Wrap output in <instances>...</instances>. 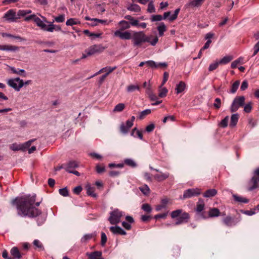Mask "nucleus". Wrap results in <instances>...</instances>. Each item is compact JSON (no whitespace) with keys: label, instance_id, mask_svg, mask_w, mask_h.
Instances as JSON below:
<instances>
[{"label":"nucleus","instance_id":"4468645a","mask_svg":"<svg viewBox=\"0 0 259 259\" xmlns=\"http://www.w3.org/2000/svg\"><path fill=\"white\" fill-rule=\"evenodd\" d=\"M114 35L120 37L122 39H130L132 38L131 33L128 31L122 32L120 30H117L115 32Z\"/></svg>","mask_w":259,"mask_h":259},{"label":"nucleus","instance_id":"412c9836","mask_svg":"<svg viewBox=\"0 0 259 259\" xmlns=\"http://www.w3.org/2000/svg\"><path fill=\"white\" fill-rule=\"evenodd\" d=\"M11 254L13 256L14 258L20 259L22 255L23 254L21 253L17 247H13L10 250Z\"/></svg>","mask_w":259,"mask_h":259},{"label":"nucleus","instance_id":"8fccbe9b","mask_svg":"<svg viewBox=\"0 0 259 259\" xmlns=\"http://www.w3.org/2000/svg\"><path fill=\"white\" fill-rule=\"evenodd\" d=\"M147 11L149 13H154V12H155V8H154V6L153 5V1H151L149 3L148 9H147Z\"/></svg>","mask_w":259,"mask_h":259},{"label":"nucleus","instance_id":"9b49d317","mask_svg":"<svg viewBox=\"0 0 259 259\" xmlns=\"http://www.w3.org/2000/svg\"><path fill=\"white\" fill-rule=\"evenodd\" d=\"M241 219L235 220L230 215H228L223 219V223L228 227H232L235 226L240 221Z\"/></svg>","mask_w":259,"mask_h":259},{"label":"nucleus","instance_id":"a878e982","mask_svg":"<svg viewBox=\"0 0 259 259\" xmlns=\"http://www.w3.org/2000/svg\"><path fill=\"white\" fill-rule=\"evenodd\" d=\"M85 188L87 190V193L88 195L95 198L97 197V195L94 192V187H92L90 184H88L86 185Z\"/></svg>","mask_w":259,"mask_h":259},{"label":"nucleus","instance_id":"e2e57ef3","mask_svg":"<svg viewBox=\"0 0 259 259\" xmlns=\"http://www.w3.org/2000/svg\"><path fill=\"white\" fill-rule=\"evenodd\" d=\"M221 99L220 98H216L214 100V103H213L214 107L217 109H219L221 107Z\"/></svg>","mask_w":259,"mask_h":259},{"label":"nucleus","instance_id":"393cba45","mask_svg":"<svg viewBox=\"0 0 259 259\" xmlns=\"http://www.w3.org/2000/svg\"><path fill=\"white\" fill-rule=\"evenodd\" d=\"M205 204L204 200L199 198L198 202L197 203V206L196 208V211L198 213L201 212L204 209Z\"/></svg>","mask_w":259,"mask_h":259},{"label":"nucleus","instance_id":"39448f33","mask_svg":"<svg viewBox=\"0 0 259 259\" xmlns=\"http://www.w3.org/2000/svg\"><path fill=\"white\" fill-rule=\"evenodd\" d=\"M245 97L244 96H237L235 97L230 106V110L231 112H235L239 107L244 105Z\"/></svg>","mask_w":259,"mask_h":259},{"label":"nucleus","instance_id":"b1692460","mask_svg":"<svg viewBox=\"0 0 259 259\" xmlns=\"http://www.w3.org/2000/svg\"><path fill=\"white\" fill-rule=\"evenodd\" d=\"M186 89V83L184 81H181L176 85L175 90L177 94H179L184 92Z\"/></svg>","mask_w":259,"mask_h":259},{"label":"nucleus","instance_id":"6e6552de","mask_svg":"<svg viewBox=\"0 0 259 259\" xmlns=\"http://www.w3.org/2000/svg\"><path fill=\"white\" fill-rule=\"evenodd\" d=\"M34 21L35 22V23L37 24L38 26L40 27V28L44 31L53 32L55 29L54 25L51 24H49L48 26H47V25L44 23L43 21H42L39 18L36 16L35 19L34 20Z\"/></svg>","mask_w":259,"mask_h":259},{"label":"nucleus","instance_id":"a19ab883","mask_svg":"<svg viewBox=\"0 0 259 259\" xmlns=\"http://www.w3.org/2000/svg\"><path fill=\"white\" fill-rule=\"evenodd\" d=\"M239 84H240V81L239 80L235 81L232 85L230 92L233 94L235 93L236 92V91L237 90V89L239 87Z\"/></svg>","mask_w":259,"mask_h":259},{"label":"nucleus","instance_id":"f3484780","mask_svg":"<svg viewBox=\"0 0 259 259\" xmlns=\"http://www.w3.org/2000/svg\"><path fill=\"white\" fill-rule=\"evenodd\" d=\"M126 222L124 221L122 223V226L123 228L127 230L131 229V224L134 222L133 218L131 216L127 215L125 217Z\"/></svg>","mask_w":259,"mask_h":259},{"label":"nucleus","instance_id":"72a5a7b5","mask_svg":"<svg viewBox=\"0 0 259 259\" xmlns=\"http://www.w3.org/2000/svg\"><path fill=\"white\" fill-rule=\"evenodd\" d=\"M96 233H93L91 234H85L81 239V242L82 243H85L88 240L91 239L92 238H94L95 236H96Z\"/></svg>","mask_w":259,"mask_h":259},{"label":"nucleus","instance_id":"680f3d73","mask_svg":"<svg viewBox=\"0 0 259 259\" xmlns=\"http://www.w3.org/2000/svg\"><path fill=\"white\" fill-rule=\"evenodd\" d=\"M59 193L63 196H67L68 195V191L66 188L60 189Z\"/></svg>","mask_w":259,"mask_h":259},{"label":"nucleus","instance_id":"ea45409f","mask_svg":"<svg viewBox=\"0 0 259 259\" xmlns=\"http://www.w3.org/2000/svg\"><path fill=\"white\" fill-rule=\"evenodd\" d=\"M125 108V105L123 103H119L116 105L114 109L113 112H120L123 110Z\"/></svg>","mask_w":259,"mask_h":259},{"label":"nucleus","instance_id":"a211bd4d","mask_svg":"<svg viewBox=\"0 0 259 259\" xmlns=\"http://www.w3.org/2000/svg\"><path fill=\"white\" fill-rule=\"evenodd\" d=\"M65 170L69 173V171H72L73 169L78 167V164L76 161H70L64 164Z\"/></svg>","mask_w":259,"mask_h":259},{"label":"nucleus","instance_id":"09e8293b","mask_svg":"<svg viewBox=\"0 0 259 259\" xmlns=\"http://www.w3.org/2000/svg\"><path fill=\"white\" fill-rule=\"evenodd\" d=\"M11 149L13 151H18V150H23V146H22V145H17L16 144H13L11 146Z\"/></svg>","mask_w":259,"mask_h":259},{"label":"nucleus","instance_id":"f8f14e48","mask_svg":"<svg viewBox=\"0 0 259 259\" xmlns=\"http://www.w3.org/2000/svg\"><path fill=\"white\" fill-rule=\"evenodd\" d=\"M190 215L188 212H183L180 216L177 219L175 225H179L188 222Z\"/></svg>","mask_w":259,"mask_h":259},{"label":"nucleus","instance_id":"5fc2aeb1","mask_svg":"<svg viewBox=\"0 0 259 259\" xmlns=\"http://www.w3.org/2000/svg\"><path fill=\"white\" fill-rule=\"evenodd\" d=\"M244 62V58L242 57H240L237 59L236 60H234L231 63V65H238L239 64H243Z\"/></svg>","mask_w":259,"mask_h":259},{"label":"nucleus","instance_id":"5701e85b","mask_svg":"<svg viewBox=\"0 0 259 259\" xmlns=\"http://www.w3.org/2000/svg\"><path fill=\"white\" fill-rule=\"evenodd\" d=\"M214 35V33L211 32H209L205 35V39L208 40L202 48V50H205L209 47L210 44L211 43V40L210 39L212 38Z\"/></svg>","mask_w":259,"mask_h":259},{"label":"nucleus","instance_id":"774afa93","mask_svg":"<svg viewBox=\"0 0 259 259\" xmlns=\"http://www.w3.org/2000/svg\"><path fill=\"white\" fill-rule=\"evenodd\" d=\"M55 20L57 22H63L64 21V15L63 14L60 15L59 16L55 17Z\"/></svg>","mask_w":259,"mask_h":259},{"label":"nucleus","instance_id":"2eb2a0df","mask_svg":"<svg viewBox=\"0 0 259 259\" xmlns=\"http://www.w3.org/2000/svg\"><path fill=\"white\" fill-rule=\"evenodd\" d=\"M110 231L114 235H125L126 232L121 227L118 226H111L109 228Z\"/></svg>","mask_w":259,"mask_h":259},{"label":"nucleus","instance_id":"c756f323","mask_svg":"<svg viewBox=\"0 0 259 259\" xmlns=\"http://www.w3.org/2000/svg\"><path fill=\"white\" fill-rule=\"evenodd\" d=\"M157 29L159 36H162L164 35V32L166 30V27L163 22H161L157 26Z\"/></svg>","mask_w":259,"mask_h":259},{"label":"nucleus","instance_id":"c85d7f7f","mask_svg":"<svg viewBox=\"0 0 259 259\" xmlns=\"http://www.w3.org/2000/svg\"><path fill=\"white\" fill-rule=\"evenodd\" d=\"M233 197L235 201L239 203H247L249 202V199L236 194H233Z\"/></svg>","mask_w":259,"mask_h":259},{"label":"nucleus","instance_id":"58836bf2","mask_svg":"<svg viewBox=\"0 0 259 259\" xmlns=\"http://www.w3.org/2000/svg\"><path fill=\"white\" fill-rule=\"evenodd\" d=\"M140 87L137 84H131L127 87L126 90L128 93H132L135 91H139Z\"/></svg>","mask_w":259,"mask_h":259},{"label":"nucleus","instance_id":"bb28decb","mask_svg":"<svg viewBox=\"0 0 259 259\" xmlns=\"http://www.w3.org/2000/svg\"><path fill=\"white\" fill-rule=\"evenodd\" d=\"M19 47L9 45H0V50L16 51L18 50Z\"/></svg>","mask_w":259,"mask_h":259},{"label":"nucleus","instance_id":"052dcab7","mask_svg":"<svg viewBox=\"0 0 259 259\" xmlns=\"http://www.w3.org/2000/svg\"><path fill=\"white\" fill-rule=\"evenodd\" d=\"M79 23V22H75L73 18H70L66 22V25L67 26H72L74 24H77Z\"/></svg>","mask_w":259,"mask_h":259},{"label":"nucleus","instance_id":"9d476101","mask_svg":"<svg viewBox=\"0 0 259 259\" xmlns=\"http://www.w3.org/2000/svg\"><path fill=\"white\" fill-rule=\"evenodd\" d=\"M105 48L101 45H95L90 47L88 51L87 52V55H92L97 53L103 52Z\"/></svg>","mask_w":259,"mask_h":259},{"label":"nucleus","instance_id":"49530a36","mask_svg":"<svg viewBox=\"0 0 259 259\" xmlns=\"http://www.w3.org/2000/svg\"><path fill=\"white\" fill-rule=\"evenodd\" d=\"M130 128L126 126L124 123H122L120 125V132L124 134H126L128 133Z\"/></svg>","mask_w":259,"mask_h":259},{"label":"nucleus","instance_id":"dca6fc26","mask_svg":"<svg viewBox=\"0 0 259 259\" xmlns=\"http://www.w3.org/2000/svg\"><path fill=\"white\" fill-rule=\"evenodd\" d=\"M86 255L88 256L89 259H104L102 257V252L101 251L87 252Z\"/></svg>","mask_w":259,"mask_h":259},{"label":"nucleus","instance_id":"ddd939ff","mask_svg":"<svg viewBox=\"0 0 259 259\" xmlns=\"http://www.w3.org/2000/svg\"><path fill=\"white\" fill-rule=\"evenodd\" d=\"M8 20L11 21H15L16 20L19 19V17H17L16 12L14 10H9L4 16Z\"/></svg>","mask_w":259,"mask_h":259},{"label":"nucleus","instance_id":"f704fd0d","mask_svg":"<svg viewBox=\"0 0 259 259\" xmlns=\"http://www.w3.org/2000/svg\"><path fill=\"white\" fill-rule=\"evenodd\" d=\"M127 9L131 11H133L135 12H139L141 11L140 7L135 4H131L127 8Z\"/></svg>","mask_w":259,"mask_h":259},{"label":"nucleus","instance_id":"de8ad7c7","mask_svg":"<svg viewBox=\"0 0 259 259\" xmlns=\"http://www.w3.org/2000/svg\"><path fill=\"white\" fill-rule=\"evenodd\" d=\"M142 209L145 212L149 213L151 211L152 208L150 205L148 203L143 204L142 206Z\"/></svg>","mask_w":259,"mask_h":259},{"label":"nucleus","instance_id":"c03bdc74","mask_svg":"<svg viewBox=\"0 0 259 259\" xmlns=\"http://www.w3.org/2000/svg\"><path fill=\"white\" fill-rule=\"evenodd\" d=\"M167 92L168 91L165 88H161L159 91L158 96L160 98H163L166 96Z\"/></svg>","mask_w":259,"mask_h":259},{"label":"nucleus","instance_id":"864d4df0","mask_svg":"<svg viewBox=\"0 0 259 259\" xmlns=\"http://www.w3.org/2000/svg\"><path fill=\"white\" fill-rule=\"evenodd\" d=\"M229 121V116H226L221 122L220 125L223 127H226L228 125Z\"/></svg>","mask_w":259,"mask_h":259},{"label":"nucleus","instance_id":"6e6d98bb","mask_svg":"<svg viewBox=\"0 0 259 259\" xmlns=\"http://www.w3.org/2000/svg\"><path fill=\"white\" fill-rule=\"evenodd\" d=\"M168 211L163 213L157 214L154 215V218L156 220L158 219H165L168 214Z\"/></svg>","mask_w":259,"mask_h":259},{"label":"nucleus","instance_id":"603ef678","mask_svg":"<svg viewBox=\"0 0 259 259\" xmlns=\"http://www.w3.org/2000/svg\"><path fill=\"white\" fill-rule=\"evenodd\" d=\"M96 170L97 173L101 174L105 171V167L104 165L102 166L100 164H97L96 166Z\"/></svg>","mask_w":259,"mask_h":259},{"label":"nucleus","instance_id":"79ce46f5","mask_svg":"<svg viewBox=\"0 0 259 259\" xmlns=\"http://www.w3.org/2000/svg\"><path fill=\"white\" fill-rule=\"evenodd\" d=\"M151 111L150 109H147L141 112L138 118L140 119H143L146 115L149 114Z\"/></svg>","mask_w":259,"mask_h":259},{"label":"nucleus","instance_id":"4be33fe9","mask_svg":"<svg viewBox=\"0 0 259 259\" xmlns=\"http://www.w3.org/2000/svg\"><path fill=\"white\" fill-rule=\"evenodd\" d=\"M209 218L218 217L221 215L220 210L215 207L210 208L208 212Z\"/></svg>","mask_w":259,"mask_h":259},{"label":"nucleus","instance_id":"7c9ffc66","mask_svg":"<svg viewBox=\"0 0 259 259\" xmlns=\"http://www.w3.org/2000/svg\"><path fill=\"white\" fill-rule=\"evenodd\" d=\"M217 194V191L215 189L207 190L204 194L203 197L209 198L214 196Z\"/></svg>","mask_w":259,"mask_h":259},{"label":"nucleus","instance_id":"13d9d810","mask_svg":"<svg viewBox=\"0 0 259 259\" xmlns=\"http://www.w3.org/2000/svg\"><path fill=\"white\" fill-rule=\"evenodd\" d=\"M252 109L251 103L249 102L244 106V111L249 113Z\"/></svg>","mask_w":259,"mask_h":259},{"label":"nucleus","instance_id":"20e7f679","mask_svg":"<svg viewBox=\"0 0 259 259\" xmlns=\"http://www.w3.org/2000/svg\"><path fill=\"white\" fill-rule=\"evenodd\" d=\"M124 215L123 211L118 209H115L110 212V217L108 218V221L112 225H116L119 223L121 221V218Z\"/></svg>","mask_w":259,"mask_h":259},{"label":"nucleus","instance_id":"0e129e2a","mask_svg":"<svg viewBox=\"0 0 259 259\" xmlns=\"http://www.w3.org/2000/svg\"><path fill=\"white\" fill-rule=\"evenodd\" d=\"M169 77V73L167 72H164L163 73V80L161 86L164 85V84L167 81Z\"/></svg>","mask_w":259,"mask_h":259},{"label":"nucleus","instance_id":"6ab92c4d","mask_svg":"<svg viewBox=\"0 0 259 259\" xmlns=\"http://www.w3.org/2000/svg\"><path fill=\"white\" fill-rule=\"evenodd\" d=\"M234 57L232 55H228L224 57L222 59L220 60L215 62L212 65H219L220 64H228L230 63L233 59Z\"/></svg>","mask_w":259,"mask_h":259},{"label":"nucleus","instance_id":"3c124183","mask_svg":"<svg viewBox=\"0 0 259 259\" xmlns=\"http://www.w3.org/2000/svg\"><path fill=\"white\" fill-rule=\"evenodd\" d=\"M151 21H160L162 20L163 19V17L160 15H152L151 17L150 18Z\"/></svg>","mask_w":259,"mask_h":259},{"label":"nucleus","instance_id":"c9c22d12","mask_svg":"<svg viewBox=\"0 0 259 259\" xmlns=\"http://www.w3.org/2000/svg\"><path fill=\"white\" fill-rule=\"evenodd\" d=\"M119 25L120 26V30H124L130 27L129 23L124 20L120 21L119 22Z\"/></svg>","mask_w":259,"mask_h":259},{"label":"nucleus","instance_id":"2f4dec72","mask_svg":"<svg viewBox=\"0 0 259 259\" xmlns=\"http://www.w3.org/2000/svg\"><path fill=\"white\" fill-rule=\"evenodd\" d=\"M239 119V115L237 113L233 114L232 115L231 117V121L230 123V126L231 127H234L238 120Z\"/></svg>","mask_w":259,"mask_h":259},{"label":"nucleus","instance_id":"1a4fd4ad","mask_svg":"<svg viewBox=\"0 0 259 259\" xmlns=\"http://www.w3.org/2000/svg\"><path fill=\"white\" fill-rule=\"evenodd\" d=\"M116 68V67H106L101 70H100L99 71L96 72V73L94 74L93 75L88 77L87 78V79H91V78L95 76L96 75H98V74H99L101 72H106V73L104 75H103L101 77H100V83H102L104 80V79H105V78L107 77V76L110 73H111V72H112L114 69H115Z\"/></svg>","mask_w":259,"mask_h":259},{"label":"nucleus","instance_id":"423d86ee","mask_svg":"<svg viewBox=\"0 0 259 259\" xmlns=\"http://www.w3.org/2000/svg\"><path fill=\"white\" fill-rule=\"evenodd\" d=\"M8 84L17 91H19L24 85L23 80L19 77L10 79L7 81Z\"/></svg>","mask_w":259,"mask_h":259},{"label":"nucleus","instance_id":"f257e3e1","mask_svg":"<svg viewBox=\"0 0 259 259\" xmlns=\"http://www.w3.org/2000/svg\"><path fill=\"white\" fill-rule=\"evenodd\" d=\"M36 200V195H24L16 198L13 200V204H16L18 214L21 217H37L38 226L41 225L46 221V215L42 213L40 210L33 206Z\"/></svg>","mask_w":259,"mask_h":259},{"label":"nucleus","instance_id":"cd10ccee","mask_svg":"<svg viewBox=\"0 0 259 259\" xmlns=\"http://www.w3.org/2000/svg\"><path fill=\"white\" fill-rule=\"evenodd\" d=\"M10 69L12 72L14 74L21 75L23 76H26L25 71L23 69H16L14 66H10Z\"/></svg>","mask_w":259,"mask_h":259},{"label":"nucleus","instance_id":"37998d69","mask_svg":"<svg viewBox=\"0 0 259 259\" xmlns=\"http://www.w3.org/2000/svg\"><path fill=\"white\" fill-rule=\"evenodd\" d=\"M140 191L145 195H147L150 192V189L147 185H145L139 188Z\"/></svg>","mask_w":259,"mask_h":259},{"label":"nucleus","instance_id":"aec40b11","mask_svg":"<svg viewBox=\"0 0 259 259\" xmlns=\"http://www.w3.org/2000/svg\"><path fill=\"white\" fill-rule=\"evenodd\" d=\"M169 177V173L168 172H166L163 173L162 172H160V174H156L154 176V178L158 182L163 181L166 179H167Z\"/></svg>","mask_w":259,"mask_h":259},{"label":"nucleus","instance_id":"473e14b6","mask_svg":"<svg viewBox=\"0 0 259 259\" xmlns=\"http://www.w3.org/2000/svg\"><path fill=\"white\" fill-rule=\"evenodd\" d=\"M205 0H191L189 3L190 6L199 7L201 6Z\"/></svg>","mask_w":259,"mask_h":259},{"label":"nucleus","instance_id":"4c0bfd02","mask_svg":"<svg viewBox=\"0 0 259 259\" xmlns=\"http://www.w3.org/2000/svg\"><path fill=\"white\" fill-rule=\"evenodd\" d=\"M183 212V210L181 209H177L176 210L172 211L170 213L171 217L172 219H178Z\"/></svg>","mask_w":259,"mask_h":259},{"label":"nucleus","instance_id":"69168bd1","mask_svg":"<svg viewBox=\"0 0 259 259\" xmlns=\"http://www.w3.org/2000/svg\"><path fill=\"white\" fill-rule=\"evenodd\" d=\"M155 128V125L153 123H151L146 127L145 130L148 133L152 132Z\"/></svg>","mask_w":259,"mask_h":259},{"label":"nucleus","instance_id":"4d7b16f0","mask_svg":"<svg viewBox=\"0 0 259 259\" xmlns=\"http://www.w3.org/2000/svg\"><path fill=\"white\" fill-rule=\"evenodd\" d=\"M107 238L106 235L105 234V233L102 232L101 233V245L104 246L105 245V244L107 242Z\"/></svg>","mask_w":259,"mask_h":259},{"label":"nucleus","instance_id":"0eeeda50","mask_svg":"<svg viewBox=\"0 0 259 259\" xmlns=\"http://www.w3.org/2000/svg\"><path fill=\"white\" fill-rule=\"evenodd\" d=\"M201 194V189L196 188L188 189L184 192L183 198L187 199L193 197L197 196Z\"/></svg>","mask_w":259,"mask_h":259},{"label":"nucleus","instance_id":"e433bc0d","mask_svg":"<svg viewBox=\"0 0 259 259\" xmlns=\"http://www.w3.org/2000/svg\"><path fill=\"white\" fill-rule=\"evenodd\" d=\"M124 163L132 167H136L137 166V163L136 162L132 159L131 158H126L124 160Z\"/></svg>","mask_w":259,"mask_h":259},{"label":"nucleus","instance_id":"a18cd8bd","mask_svg":"<svg viewBox=\"0 0 259 259\" xmlns=\"http://www.w3.org/2000/svg\"><path fill=\"white\" fill-rule=\"evenodd\" d=\"M180 11V8H178V9H176L174 12V14L171 17H170L169 18V20L171 22V21H173L175 20H176L178 18V15Z\"/></svg>","mask_w":259,"mask_h":259},{"label":"nucleus","instance_id":"bf43d9fd","mask_svg":"<svg viewBox=\"0 0 259 259\" xmlns=\"http://www.w3.org/2000/svg\"><path fill=\"white\" fill-rule=\"evenodd\" d=\"M35 140V139H32V140H30L25 142L23 144H22V146H23V150H24L25 149L29 147L30 146L31 144H32V143Z\"/></svg>","mask_w":259,"mask_h":259},{"label":"nucleus","instance_id":"f03ea898","mask_svg":"<svg viewBox=\"0 0 259 259\" xmlns=\"http://www.w3.org/2000/svg\"><path fill=\"white\" fill-rule=\"evenodd\" d=\"M150 37H148L143 31L135 32L132 37L134 46H141L143 42H147L153 46L156 45L158 41V36H155L152 41H150Z\"/></svg>","mask_w":259,"mask_h":259},{"label":"nucleus","instance_id":"338daca9","mask_svg":"<svg viewBox=\"0 0 259 259\" xmlns=\"http://www.w3.org/2000/svg\"><path fill=\"white\" fill-rule=\"evenodd\" d=\"M176 120L175 117L173 115H168L166 117H165L162 121L163 123H165L167 120H171V121H175Z\"/></svg>","mask_w":259,"mask_h":259},{"label":"nucleus","instance_id":"7ed1b4c3","mask_svg":"<svg viewBox=\"0 0 259 259\" xmlns=\"http://www.w3.org/2000/svg\"><path fill=\"white\" fill-rule=\"evenodd\" d=\"M259 187V167L255 169L252 177L247 183V190L252 191Z\"/></svg>","mask_w":259,"mask_h":259}]
</instances>
